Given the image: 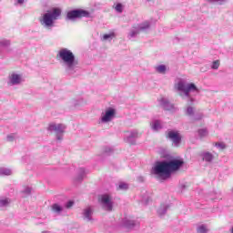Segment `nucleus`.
I'll return each instance as SVG.
<instances>
[{
	"instance_id": "1",
	"label": "nucleus",
	"mask_w": 233,
	"mask_h": 233,
	"mask_svg": "<svg viewBox=\"0 0 233 233\" xmlns=\"http://www.w3.org/2000/svg\"><path fill=\"white\" fill-rule=\"evenodd\" d=\"M185 162L181 159H174L169 162H158L154 167V172L158 176V179H168L170 173L179 170Z\"/></svg>"
},
{
	"instance_id": "2",
	"label": "nucleus",
	"mask_w": 233,
	"mask_h": 233,
	"mask_svg": "<svg viewBox=\"0 0 233 233\" xmlns=\"http://www.w3.org/2000/svg\"><path fill=\"white\" fill-rule=\"evenodd\" d=\"M56 59H61L68 68H74L76 65V56L68 48H62L56 55Z\"/></svg>"
},
{
	"instance_id": "3",
	"label": "nucleus",
	"mask_w": 233,
	"mask_h": 233,
	"mask_svg": "<svg viewBox=\"0 0 233 233\" xmlns=\"http://www.w3.org/2000/svg\"><path fill=\"white\" fill-rule=\"evenodd\" d=\"M59 15H61V9L53 8V11H48L42 17L39 18L41 25L47 26L48 28L54 26V21L58 19Z\"/></svg>"
},
{
	"instance_id": "4",
	"label": "nucleus",
	"mask_w": 233,
	"mask_h": 233,
	"mask_svg": "<svg viewBox=\"0 0 233 233\" xmlns=\"http://www.w3.org/2000/svg\"><path fill=\"white\" fill-rule=\"evenodd\" d=\"M90 13L86 10L83 9H76L67 12L66 14V19L69 21H74L75 19H81V17H89Z\"/></svg>"
},
{
	"instance_id": "5",
	"label": "nucleus",
	"mask_w": 233,
	"mask_h": 233,
	"mask_svg": "<svg viewBox=\"0 0 233 233\" xmlns=\"http://www.w3.org/2000/svg\"><path fill=\"white\" fill-rule=\"evenodd\" d=\"M177 89L178 92H184L185 96H189L190 92H198V86L194 83L185 85L183 82H178Z\"/></svg>"
},
{
	"instance_id": "6",
	"label": "nucleus",
	"mask_w": 233,
	"mask_h": 233,
	"mask_svg": "<svg viewBox=\"0 0 233 233\" xmlns=\"http://www.w3.org/2000/svg\"><path fill=\"white\" fill-rule=\"evenodd\" d=\"M100 203L103 205L106 210L112 211V198L108 195H102L99 198Z\"/></svg>"
},
{
	"instance_id": "7",
	"label": "nucleus",
	"mask_w": 233,
	"mask_h": 233,
	"mask_svg": "<svg viewBox=\"0 0 233 233\" xmlns=\"http://www.w3.org/2000/svg\"><path fill=\"white\" fill-rule=\"evenodd\" d=\"M167 137L176 145L181 143V135L177 131H169L167 132Z\"/></svg>"
},
{
	"instance_id": "8",
	"label": "nucleus",
	"mask_w": 233,
	"mask_h": 233,
	"mask_svg": "<svg viewBox=\"0 0 233 233\" xmlns=\"http://www.w3.org/2000/svg\"><path fill=\"white\" fill-rule=\"evenodd\" d=\"M116 115V110L115 109H109L106 111V114L104 116H102V122L103 123H108L112 121V118Z\"/></svg>"
},
{
	"instance_id": "9",
	"label": "nucleus",
	"mask_w": 233,
	"mask_h": 233,
	"mask_svg": "<svg viewBox=\"0 0 233 233\" xmlns=\"http://www.w3.org/2000/svg\"><path fill=\"white\" fill-rule=\"evenodd\" d=\"M65 128H66V127L63 124H53L49 126V129L54 130L56 134H63L65 132Z\"/></svg>"
},
{
	"instance_id": "10",
	"label": "nucleus",
	"mask_w": 233,
	"mask_h": 233,
	"mask_svg": "<svg viewBox=\"0 0 233 233\" xmlns=\"http://www.w3.org/2000/svg\"><path fill=\"white\" fill-rule=\"evenodd\" d=\"M9 81L11 85H19L22 81L21 75L12 74L9 77Z\"/></svg>"
},
{
	"instance_id": "11",
	"label": "nucleus",
	"mask_w": 233,
	"mask_h": 233,
	"mask_svg": "<svg viewBox=\"0 0 233 233\" xmlns=\"http://www.w3.org/2000/svg\"><path fill=\"white\" fill-rule=\"evenodd\" d=\"M202 157H203V161H207L208 163H210V161L214 159V155H212V153L210 152L204 153Z\"/></svg>"
},
{
	"instance_id": "12",
	"label": "nucleus",
	"mask_w": 233,
	"mask_h": 233,
	"mask_svg": "<svg viewBox=\"0 0 233 233\" xmlns=\"http://www.w3.org/2000/svg\"><path fill=\"white\" fill-rule=\"evenodd\" d=\"M53 212H56V214H60L63 211V208L59 206L58 204H54L52 206Z\"/></svg>"
},
{
	"instance_id": "13",
	"label": "nucleus",
	"mask_w": 233,
	"mask_h": 233,
	"mask_svg": "<svg viewBox=\"0 0 233 233\" xmlns=\"http://www.w3.org/2000/svg\"><path fill=\"white\" fill-rule=\"evenodd\" d=\"M84 216L85 218H86L87 219H90V217L92 216V208H87L84 210Z\"/></svg>"
},
{
	"instance_id": "14",
	"label": "nucleus",
	"mask_w": 233,
	"mask_h": 233,
	"mask_svg": "<svg viewBox=\"0 0 233 233\" xmlns=\"http://www.w3.org/2000/svg\"><path fill=\"white\" fill-rule=\"evenodd\" d=\"M10 203V198H0V207H6Z\"/></svg>"
},
{
	"instance_id": "15",
	"label": "nucleus",
	"mask_w": 233,
	"mask_h": 233,
	"mask_svg": "<svg viewBox=\"0 0 233 233\" xmlns=\"http://www.w3.org/2000/svg\"><path fill=\"white\" fill-rule=\"evenodd\" d=\"M147 28H150V23L144 22L139 25V30H147Z\"/></svg>"
},
{
	"instance_id": "16",
	"label": "nucleus",
	"mask_w": 233,
	"mask_h": 233,
	"mask_svg": "<svg viewBox=\"0 0 233 233\" xmlns=\"http://www.w3.org/2000/svg\"><path fill=\"white\" fill-rule=\"evenodd\" d=\"M157 72H158V74H165V72H167V66L163 65L157 66Z\"/></svg>"
},
{
	"instance_id": "17",
	"label": "nucleus",
	"mask_w": 233,
	"mask_h": 233,
	"mask_svg": "<svg viewBox=\"0 0 233 233\" xmlns=\"http://www.w3.org/2000/svg\"><path fill=\"white\" fill-rule=\"evenodd\" d=\"M110 37H116V33L112 32L109 34H106L103 35L104 41H106L107 39H110Z\"/></svg>"
},
{
	"instance_id": "18",
	"label": "nucleus",
	"mask_w": 233,
	"mask_h": 233,
	"mask_svg": "<svg viewBox=\"0 0 233 233\" xmlns=\"http://www.w3.org/2000/svg\"><path fill=\"white\" fill-rule=\"evenodd\" d=\"M208 131H207V129L198 130V136H200V137H205L208 136Z\"/></svg>"
},
{
	"instance_id": "19",
	"label": "nucleus",
	"mask_w": 233,
	"mask_h": 233,
	"mask_svg": "<svg viewBox=\"0 0 233 233\" xmlns=\"http://www.w3.org/2000/svg\"><path fill=\"white\" fill-rule=\"evenodd\" d=\"M211 68H213V70H218L219 68V60L214 61Z\"/></svg>"
},
{
	"instance_id": "20",
	"label": "nucleus",
	"mask_w": 233,
	"mask_h": 233,
	"mask_svg": "<svg viewBox=\"0 0 233 233\" xmlns=\"http://www.w3.org/2000/svg\"><path fill=\"white\" fill-rule=\"evenodd\" d=\"M153 128H154V130H159V128H161V124L159 123V121H156L154 123Z\"/></svg>"
},
{
	"instance_id": "21",
	"label": "nucleus",
	"mask_w": 233,
	"mask_h": 233,
	"mask_svg": "<svg viewBox=\"0 0 233 233\" xmlns=\"http://www.w3.org/2000/svg\"><path fill=\"white\" fill-rule=\"evenodd\" d=\"M198 233H207V227L205 226H200L198 228Z\"/></svg>"
},
{
	"instance_id": "22",
	"label": "nucleus",
	"mask_w": 233,
	"mask_h": 233,
	"mask_svg": "<svg viewBox=\"0 0 233 233\" xmlns=\"http://www.w3.org/2000/svg\"><path fill=\"white\" fill-rule=\"evenodd\" d=\"M115 10H116V12H119L121 14V12H123V5L117 4L115 7Z\"/></svg>"
},
{
	"instance_id": "23",
	"label": "nucleus",
	"mask_w": 233,
	"mask_h": 233,
	"mask_svg": "<svg viewBox=\"0 0 233 233\" xmlns=\"http://www.w3.org/2000/svg\"><path fill=\"white\" fill-rule=\"evenodd\" d=\"M215 146L218 147L220 150H225V148H227V146H225L224 143H216Z\"/></svg>"
},
{
	"instance_id": "24",
	"label": "nucleus",
	"mask_w": 233,
	"mask_h": 233,
	"mask_svg": "<svg viewBox=\"0 0 233 233\" xmlns=\"http://www.w3.org/2000/svg\"><path fill=\"white\" fill-rule=\"evenodd\" d=\"M118 188H120L121 190H127V188H128V185L122 183L118 186Z\"/></svg>"
},
{
	"instance_id": "25",
	"label": "nucleus",
	"mask_w": 233,
	"mask_h": 233,
	"mask_svg": "<svg viewBox=\"0 0 233 233\" xmlns=\"http://www.w3.org/2000/svg\"><path fill=\"white\" fill-rule=\"evenodd\" d=\"M134 225H136V224L134 223V221H127V222L126 223V227H127V228H132V227H134Z\"/></svg>"
},
{
	"instance_id": "26",
	"label": "nucleus",
	"mask_w": 233,
	"mask_h": 233,
	"mask_svg": "<svg viewBox=\"0 0 233 233\" xmlns=\"http://www.w3.org/2000/svg\"><path fill=\"white\" fill-rule=\"evenodd\" d=\"M66 207V208H72V207H74V201L72 200L68 201Z\"/></svg>"
},
{
	"instance_id": "27",
	"label": "nucleus",
	"mask_w": 233,
	"mask_h": 233,
	"mask_svg": "<svg viewBox=\"0 0 233 233\" xmlns=\"http://www.w3.org/2000/svg\"><path fill=\"white\" fill-rule=\"evenodd\" d=\"M188 116H192V114H194V108L192 107H187V110Z\"/></svg>"
},
{
	"instance_id": "28",
	"label": "nucleus",
	"mask_w": 233,
	"mask_h": 233,
	"mask_svg": "<svg viewBox=\"0 0 233 233\" xmlns=\"http://www.w3.org/2000/svg\"><path fill=\"white\" fill-rule=\"evenodd\" d=\"M7 140H8V141H14V137L8 136V137H7Z\"/></svg>"
},
{
	"instance_id": "29",
	"label": "nucleus",
	"mask_w": 233,
	"mask_h": 233,
	"mask_svg": "<svg viewBox=\"0 0 233 233\" xmlns=\"http://www.w3.org/2000/svg\"><path fill=\"white\" fill-rule=\"evenodd\" d=\"M136 34H137L136 31H132V32L130 33V36H131V37H134V35H136Z\"/></svg>"
},
{
	"instance_id": "30",
	"label": "nucleus",
	"mask_w": 233,
	"mask_h": 233,
	"mask_svg": "<svg viewBox=\"0 0 233 233\" xmlns=\"http://www.w3.org/2000/svg\"><path fill=\"white\" fill-rule=\"evenodd\" d=\"M17 3H19V5H23V3H25V0H17Z\"/></svg>"
},
{
	"instance_id": "31",
	"label": "nucleus",
	"mask_w": 233,
	"mask_h": 233,
	"mask_svg": "<svg viewBox=\"0 0 233 233\" xmlns=\"http://www.w3.org/2000/svg\"><path fill=\"white\" fill-rule=\"evenodd\" d=\"M208 3H213V1H221V2H223L225 0H208Z\"/></svg>"
}]
</instances>
